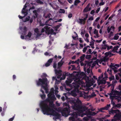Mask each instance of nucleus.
<instances>
[{
    "label": "nucleus",
    "mask_w": 121,
    "mask_h": 121,
    "mask_svg": "<svg viewBox=\"0 0 121 121\" xmlns=\"http://www.w3.org/2000/svg\"><path fill=\"white\" fill-rule=\"evenodd\" d=\"M41 108L44 114L48 115H52L55 117L53 118V119L56 120V119L59 118L61 115L58 112L54 111L52 108H51L48 106L47 103L45 101H43L41 102L40 104Z\"/></svg>",
    "instance_id": "1"
},
{
    "label": "nucleus",
    "mask_w": 121,
    "mask_h": 121,
    "mask_svg": "<svg viewBox=\"0 0 121 121\" xmlns=\"http://www.w3.org/2000/svg\"><path fill=\"white\" fill-rule=\"evenodd\" d=\"M70 103L73 105L72 106V108L75 110L78 111L77 112L80 114V115L79 116L83 117L84 115H86L85 114L89 109H88V107L85 106H83L79 104L78 103H81V101L78 99L77 98L76 99H75V98H73V100H70ZM87 115V116L88 115Z\"/></svg>",
    "instance_id": "2"
},
{
    "label": "nucleus",
    "mask_w": 121,
    "mask_h": 121,
    "mask_svg": "<svg viewBox=\"0 0 121 121\" xmlns=\"http://www.w3.org/2000/svg\"><path fill=\"white\" fill-rule=\"evenodd\" d=\"M63 106L66 107L61 110V112L62 115L65 117H67L69 115L71 116V117H70L69 118V120L73 121L75 118L77 117L78 116L80 115V114L77 112H73L72 113H70V108L68 103H64L63 104Z\"/></svg>",
    "instance_id": "3"
},
{
    "label": "nucleus",
    "mask_w": 121,
    "mask_h": 121,
    "mask_svg": "<svg viewBox=\"0 0 121 121\" xmlns=\"http://www.w3.org/2000/svg\"><path fill=\"white\" fill-rule=\"evenodd\" d=\"M75 83H73L72 84L69 85V86L72 89H73V90L71 91V94L73 96L75 97L77 95V93L79 94V96L82 97L83 96L85 92H83L80 91L79 90V88L80 85L81 84H83V82L80 79H76L74 80Z\"/></svg>",
    "instance_id": "4"
},
{
    "label": "nucleus",
    "mask_w": 121,
    "mask_h": 121,
    "mask_svg": "<svg viewBox=\"0 0 121 121\" xmlns=\"http://www.w3.org/2000/svg\"><path fill=\"white\" fill-rule=\"evenodd\" d=\"M55 91V95L57 94L58 91L57 90H54V88H51L50 92L48 94V99H46V101L49 103V105L52 107H54V105L53 104V100H56V98L54 95V91Z\"/></svg>",
    "instance_id": "5"
},
{
    "label": "nucleus",
    "mask_w": 121,
    "mask_h": 121,
    "mask_svg": "<svg viewBox=\"0 0 121 121\" xmlns=\"http://www.w3.org/2000/svg\"><path fill=\"white\" fill-rule=\"evenodd\" d=\"M47 79L45 78L42 79L39 78L38 81H36L37 85L38 86L41 85V88L45 90V93L47 94L48 92V90L47 87Z\"/></svg>",
    "instance_id": "6"
},
{
    "label": "nucleus",
    "mask_w": 121,
    "mask_h": 121,
    "mask_svg": "<svg viewBox=\"0 0 121 121\" xmlns=\"http://www.w3.org/2000/svg\"><path fill=\"white\" fill-rule=\"evenodd\" d=\"M110 107V104H107V105L104 107L100 109H98L99 111L96 112H92L90 110L92 111H93L95 110V109H89L86 112V113L85 115H89L93 116L94 115L97 114L99 112H104L102 111L103 110H107Z\"/></svg>",
    "instance_id": "7"
},
{
    "label": "nucleus",
    "mask_w": 121,
    "mask_h": 121,
    "mask_svg": "<svg viewBox=\"0 0 121 121\" xmlns=\"http://www.w3.org/2000/svg\"><path fill=\"white\" fill-rule=\"evenodd\" d=\"M119 91L117 90L114 91L112 89L111 92L108 94L110 95V99H117L120 98V97L118 95Z\"/></svg>",
    "instance_id": "8"
},
{
    "label": "nucleus",
    "mask_w": 121,
    "mask_h": 121,
    "mask_svg": "<svg viewBox=\"0 0 121 121\" xmlns=\"http://www.w3.org/2000/svg\"><path fill=\"white\" fill-rule=\"evenodd\" d=\"M45 31L46 33L48 34L51 35L55 34L56 33L54 32V30L53 29H51L48 26H46L44 27L42 29L41 31V33Z\"/></svg>",
    "instance_id": "9"
},
{
    "label": "nucleus",
    "mask_w": 121,
    "mask_h": 121,
    "mask_svg": "<svg viewBox=\"0 0 121 121\" xmlns=\"http://www.w3.org/2000/svg\"><path fill=\"white\" fill-rule=\"evenodd\" d=\"M120 66L119 64H115L111 63L109 67L113 69L115 73H117L118 71L120 72L119 73H118V74L120 76H121V68H120L118 69H116L118 67Z\"/></svg>",
    "instance_id": "10"
},
{
    "label": "nucleus",
    "mask_w": 121,
    "mask_h": 121,
    "mask_svg": "<svg viewBox=\"0 0 121 121\" xmlns=\"http://www.w3.org/2000/svg\"><path fill=\"white\" fill-rule=\"evenodd\" d=\"M91 66V63L89 62H87L85 65L84 69L85 72L86 70L87 69V72L88 74L90 72V68Z\"/></svg>",
    "instance_id": "11"
},
{
    "label": "nucleus",
    "mask_w": 121,
    "mask_h": 121,
    "mask_svg": "<svg viewBox=\"0 0 121 121\" xmlns=\"http://www.w3.org/2000/svg\"><path fill=\"white\" fill-rule=\"evenodd\" d=\"M84 78L86 82V86L88 87H91L92 85V84L91 82V80H89V78L86 76L84 77Z\"/></svg>",
    "instance_id": "12"
},
{
    "label": "nucleus",
    "mask_w": 121,
    "mask_h": 121,
    "mask_svg": "<svg viewBox=\"0 0 121 121\" xmlns=\"http://www.w3.org/2000/svg\"><path fill=\"white\" fill-rule=\"evenodd\" d=\"M57 56L56 55L54 57L52 58H51L49 59L47 63L45 64V65L46 67H48L52 63L53 60L54 58L56 60V59Z\"/></svg>",
    "instance_id": "13"
},
{
    "label": "nucleus",
    "mask_w": 121,
    "mask_h": 121,
    "mask_svg": "<svg viewBox=\"0 0 121 121\" xmlns=\"http://www.w3.org/2000/svg\"><path fill=\"white\" fill-rule=\"evenodd\" d=\"M79 79L76 78H68L67 80H66L65 81L66 84L67 85H69H69H70L69 84L72 82V81H73V80L74 81V82H73V83H75V82L74 81V80L75 79Z\"/></svg>",
    "instance_id": "14"
},
{
    "label": "nucleus",
    "mask_w": 121,
    "mask_h": 121,
    "mask_svg": "<svg viewBox=\"0 0 121 121\" xmlns=\"http://www.w3.org/2000/svg\"><path fill=\"white\" fill-rule=\"evenodd\" d=\"M113 109H114V108H112L111 109V110L109 111V113L110 114H114V113H117L118 112H120V111L118 110H113Z\"/></svg>",
    "instance_id": "15"
},
{
    "label": "nucleus",
    "mask_w": 121,
    "mask_h": 121,
    "mask_svg": "<svg viewBox=\"0 0 121 121\" xmlns=\"http://www.w3.org/2000/svg\"><path fill=\"white\" fill-rule=\"evenodd\" d=\"M55 72L56 74L58 76H57V78H60V77L62 75L61 71V70H57L55 69Z\"/></svg>",
    "instance_id": "16"
},
{
    "label": "nucleus",
    "mask_w": 121,
    "mask_h": 121,
    "mask_svg": "<svg viewBox=\"0 0 121 121\" xmlns=\"http://www.w3.org/2000/svg\"><path fill=\"white\" fill-rule=\"evenodd\" d=\"M34 32L36 34L37 37H39L42 34L39 30L37 28H35L34 30Z\"/></svg>",
    "instance_id": "17"
},
{
    "label": "nucleus",
    "mask_w": 121,
    "mask_h": 121,
    "mask_svg": "<svg viewBox=\"0 0 121 121\" xmlns=\"http://www.w3.org/2000/svg\"><path fill=\"white\" fill-rule=\"evenodd\" d=\"M91 10V8L89 7V4H88L87 6L83 10V12H86L90 11Z\"/></svg>",
    "instance_id": "18"
},
{
    "label": "nucleus",
    "mask_w": 121,
    "mask_h": 121,
    "mask_svg": "<svg viewBox=\"0 0 121 121\" xmlns=\"http://www.w3.org/2000/svg\"><path fill=\"white\" fill-rule=\"evenodd\" d=\"M31 35V33L30 32H29L28 33L27 35L25 36V39H26L29 40Z\"/></svg>",
    "instance_id": "19"
},
{
    "label": "nucleus",
    "mask_w": 121,
    "mask_h": 121,
    "mask_svg": "<svg viewBox=\"0 0 121 121\" xmlns=\"http://www.w3.org/2000/svg\"><path fill=\"white\" fill-rule=\"evenodd\" d=\"M118 44H119L118 45H116L114 47V48H113L112 51L113 52H115L117 50L118 48L120 47V46L121 44H119V43H118Z\"/></svg>",
    "instance_id": "20"
},
{
    "label": "nucleus",
    "mask_w": 121,
    "mask_h": 121,
    "mask_svg": "<svg viewBox=\"0 0 121 121\" xmlns=\"http://www.w3.org/2000/svg\"><path fill=\"white\" fill-rule=\"evenodd\" d=\"M77 22L78 23L80 24H85V22H83V19L79 18L78 20H77Z\"/></svg>",
    "instance_id": "21"
},
{
    "label": "nucleus",
    "mask_w": 121,
    "mask_h": 121,
    "mask_svg": "<svg viewBox=\"0 0 121 121\" xmlns=\"http://www.w3.org/2000/svg\"><path fill=\"white\" fill-rule=\"evenodd\" d=\"M33 13L34 14L33 15L34 18H36L38 17V14L36 10H34L33 12Z\"/></svg>",
    "instance_id": "22"
},
{
    "label": "nucleus",
    "mask_w": 121,
    "mask_h": 121,
    "mask_svg": "<svg viewBox=\"0 0 121 121\" xmlns=\"http://www.w3.org/2000/svg\"><path fill=\"white\" fill-rule=\"evenodd\" d=\"M85 56V54H83V55L81 56L80 57V62H82V61L84 60V59Z\"/></svg>",
    "instance_id": "23"
},
{
    "label": "nucleus",
    "mask_w": 121,
    "mask_h": 121,
    "mask_svg": "<svg viewBox=\"0 0 121 121\" xmlns=\"http://www.w3.org/2000/svg\"><path fill=\"white\" fill-rule=\"evenodd\" d=\"M99 81H98V84L99 85L101 84H104L106 83L105 81L104 80H99Z\"/></svg>",
    "instance_id": "24"
},
{
    "label": "nucleus",
    "mask_w": 121,
    "mask_h": 121,
    "mask_svg": "<svg viewBox=\"0 0 121 121\" xmlns=\"http://www.w3.org/2000/svg\"><path fill=\"white\" fill-rule=\"evenodd\" d=\"M118 34H119L118 33L115 34L112 39L115 40H117L119 37L118 36Z\"/></svg>",
    "instance_id": "25"
},
{
    "label": "nucleus",
    "mask_w": 121,
    "mask_h": 121,
    "mask_svg": "<svg viewBox=\"0 0 121 121\" xmlns=\"http://www.w3.org/2000/svg\"><path fill=\"white\" fill-rule=\"evenodd\" d=\"M94 34L96 35L97 36V38L99 37L98 33V31L96 29H95V30L94 32Z\"/></svg>",
    "instance_id": "26"
},
{
    "label": "nucleus",
    "mask_w": 121,
    "mask_h": 121,
    "mask_svg": "<svg viewBox=\"0 0 121 121\" xmlns=\"http://www.w3.org/2000/svg\"><path fill=\"white\" fill-rule=\"evenodd\" d=\"M121 107V104H116L114 106V109L116 108H120Z\"/></svg>",
    "instance_id": "27"
},
{
    "label": "nucleus",
    "mask_w": 121,
    "mask_h": 121,
    "mask_svg": "<svg viewBox=\"0 0 121 121\" xmlns=\"http://www.w3.org/2000/svg\"><path fill=\"white\" fill-rule=\"evenodd\" d=\"M27 31V28L25 26H24L23 29V33L24 34H25L26 33V32Z\"/></svg>",
    "instance_id": "28"
},
{
    "label": "nucleus",
    "mask_w": 121,
    "mask_h": 121,
    "mask_svg": "<svg viewBox=\"0 0 121 121\" xmlns=\"http://www.w3.org/2000/svg\"><path fill=\"white\" fill-rule=\"evenodd\" d=\"M62 60L61 61L59 62L58 63V68H60L61 67L63 63H62Z\"/></svg>",
    "instance_id": "29"
},
{
    "label": "nucleus",
    "mask_w": 121,
    "mask_h": 121,
    "mask_svg": "<svg viewBox=\"0 0 121 121\" xmlns=\"http://www.w3.org/2000/svg\"><path fill=\"white\" fill-rule=\"evenodd\" d=\"M80 2V1L79 0H76L74 1V4L75 5L77 6Z\"/></svg>",
    "instance_id": "30"
},
{
    "label": "nucleus",
    "mask_w": 121,
    "mask_h": 121,
    "mask_svg": "<svg viewBox=\"0 0 121 121\" xmlns=\"http://www.w3.org/2000/svg\"><path fill=\"white\" fill-rule=\"evenodd\" d=\"M65 9H60L59 11L60 13H65Z\"/></svg>",
    "instance_id": "31"
},
{
    "label": "nucleus",
    "mask_w": 121,
    "mask_h": 121,
    "mask_svg": "<svg viewBox=\"0 0 121 121\" xmlns=\"http://www.w3.org/2000/svg\"><path fill=\"white\" fill-rule=\"evenodd\" d=\"M111 99V104H112L113 106V107H112L113 108H114V106L116 104L113 101V100L114 99Z\"/></svg>",
    "instance_id": "32"
},
{
    "label": "nucleus",
    "mask_w": 121,
    "mask_h": 121,
    "mask_svg": "<svg viewBox=\"0 0 121 121\" xmlns=\"http://www.w3.org/2000/svg\"><path fill=\"white\" fill-rule=\"evenodd\" d=\"M52 20L53 19L52 18H49V19H48L45 22V24L46 25H50L48 24L49 23L48 22L50 20Z\"/></svg>",
    "instance_id": "33"
},
{
    "label": "nucleus",
    "mask_w": 121,
    "mask_h": 121,
    "mask_svg": "<svg viewBox=\"0 0 121 121\" xmlns=\"http://www.w3.org/2000/svg\"><path fill=\"white\" fill-rule=\"evenodd\" d=\"M61 25V24H60L59 25H57L55 27V30H57V29L59 28L60 26Z\"/></svg>",
    "instance_id": "34"
},
{
    "label": "nucleus",
    "mask_w": 121,
    "mask_h": 121,
    "mask_svg": "<svg viewBox=\"0 0 121 121\" xmlns=\"http://www.w3.org/2000/svg\"><path fill=\"white\" fill-rule=\"evenodd\" d=\"M40 96L42 99H44L46 97V95L44 94H43V95H40Z\"/></svg>",
    "instance_id": "35"
},
{
    "label": "nucleus",
    "mask_w": 121,
    "mask_h": 121,
    "mask_svg": "<svg viewBox=\"0 0 121 121\" xmlns=\"http://www.w3.org/2000/svg\"><path fill=\"white\" fill-rule=\"evenodd\" d=\"M85 57L87 59H90L91 57V55H87Z\"/></svg>",
    "instance_id": "36"
},
{
    "label": "nucleus",
    "mask_w": 121,
    "mask_h": 121,
    "mask_svg": "<svg viewBox=\"0 0 121 121\" xmlns=\"http://www.w3.org/2000/svg\"><path fill=\"white\" fill-rule=\"evenodd\" d=\"M108 45H104L102 47V48L103 49H105L107 48Z\"/></svg>",
    "instance_id": "37"
},
{
    "label": "nucleus",
    "mask_w": 121,
    "mask_h": 121,
    "mask_svg": "<svg viewBox=\"0 0 121 121\" xmlns=\"http://www.w3.org/2000/svg\"><path fill=\"white\" fill-rule=\"evenodd\" d=\"M36 1L37 3L38 4H43V2L40 0H36Z\"/></svg>",
    "instance_id": "38"
},
{
    "label": "nucleus",
    "mask_w": 121,
    "mask_h": 121,
    "mask_svg": "<svg viewBox=\"0 0 121 121\" xmlns=\"http://www.w3.org/2000/svg\"><path fill=\"white\" fill-rule=\"evenodd\" d=\"M74 34H75V36H72V37L73 39L74 40H75L76 39L77 37V36H78V35L75 32H74Z\"/></svg>",
    "instance_id": "39"
},
{
    "label": "nucleus",
    "mask_w": 121,
    "mask_h": 121,
    "mask_svg": "<svg viewBox=\"0 0 121 121\" xmlns=\"http://www.w3.org/2000/svg\"><path fill=\"white\" fill-rule=\"evenodd\" d=\"M30 18V17L29 16H28L27 17H26L25 19V20L24 21H23V22H26V21H28L29 20Z\"/></svg>",
    "instance_id": "40"
},
{
    "label": "nucleus",
    "mask_w": 121,
    "mask_h": 121,
    "mask_svg": "<svg viewBox=\"0 0 121 121\" xmlns=\"http://www.w3.org/2000/svg\"><path fill=\"white\" fill-rule=\"evenodd\" d=\"M107 72L109 74L111 75L112 73V70L111 69L109 70V68H108L107 70Z\"/></svg>",
    "instance_id": "41"
},
{
    "label": "nucleus",
    "mask_w": 121,
    "mask_h": 121,
    "mask_svg": "<svg viewBox=\"0 0 121 121\" xmlns=\"http://www.w3.org/2000/svg\"><path fill=\"white\" fill-rule=\"evenodd\" d=\"M24 11H25L24 10H22V13H23V14H24L25 16H26L27 14L28 13L27 12H24Z\"/></svg>",
    "instance_id": "42"
},
{
    "label": "nucleus",
    "mask_w": 121,
    "mask_h": 121,
    "mask_svg": "<svg viewBox=\"0 0 121 121\" xmlns=\"http://www.w3.org/2000/svg\"><path fill=\"white\" fill-rule=\"evenodd\" d=\"M48 75L45 73H43L41 76L42 78L47 77Z\"/></svg>",
    "instance_id": "43"
},
{
    "label": "nucleus",
    "mask_w": 121,
    "mask_h": 121,
    "mask_svg": "<svg viewBox=\"0 0 121 121\" xmlns=\"http://www.w3.org/2000/svg\"><path fill=\"white\" fill-rule=\"evenodd\" d=\"M103 76H104V75H103V74L102 73V74L101 75V76H99V77H98V80H100V79H103Z\"/></svg>",
    "instance_id": "44"
},
{
    "label": "nucleus",
    "mask_w": 121,
    "mask_h": 121,
    "mask_svg": "<svg viewBox=\"0 0 121 121\" xmlns=\"http://www.w3.org/2000/svg\"><path fill=\"white\" fill-rule=\"evenodd\" d=\"M57 64L56 62H54L53 64V67L54 69H56V68Z\"/></svg>",
    "instance_id": "45"
},
{
    "label": "nucleus",
    "mask_w": 121,
    "mask_h": 121,
    "mask_svg": "<svg viewBox=\"0 0 121 121\" xmlns=\"http://www.w3.org/2000/svg\"><path fill=\"white\" fill-rule=\"evenodd\" d=\"M86 32L85 30H82L81 32V35H84L85 33Z\"/></svg>",
    "instance_id": "46"
},
{
    "label": "nucleus",
    "mask_w": 121,
    "mask_h": 121,
    "mask_svg": "<svg viewBox=\"0 0 121 121\" xmlns=\"http://www.w3.org/2000/svg\"><path fill=\"white\" fill-rule=\"evenodd\" d=\"M51 15V14L50 13L48 14L46 16H45L44 17L45 18H49L50 17V15Z\"/></svg>",
    "instance_id": "47"
},
{
    "label": "nucleus",
    "mask_w": 121,
    "mask_h": 121,
    "mask_svg": "<svg viewBox=\"0 0 121 121\" xmlns=\"http://www.w3.org/2000/svg\"><path fill=\"white\" fill-rule=\"evenodd\" d=\"M109 79L110 81H112L114 79V76H112L111 77H109Z\"/></svg>",
    "instance_id": "48"
},
{
    "label": "nucleus",
    "mask_w": 121,
    "mask_h": 121,
    "mask_svg": "<svg viewBox=\"0 0 121 121\" xmlns=\"http://www.w3.org/2000/svg\"><path fill=\"white\" fill-rule=\"evenodd\" d=\"M92 52L91 49H89L88 50V51H87L86 52V53L87 54H91Z\"/></svg>",
    "instance_id": "49"
},
{
    "label": "nucleus",
    "mask_w": 121,
    "mask_h": 121,
    "mask_svg": "<svg viewBox=\"0 0 121 121\" xmlns=\"http://www.w3.org/2000/svg\"><path fill=\"white\" fill-rule=\"evenodd\" d=\"M110 28L111 29V30L114 31L115 29V27L113 26H112L110 27Z\"/></svg>",
    "instance_id": "50"
},
{
    "label": "nucleus",
    "mask_w": 121,
    "mask_h": 121,
    "mask_svg": "<svg viewBox=\"0 0 121 121\" xmlns=\"http://www.w3.org/2000/svg\"><path fill=\"white\" fill-rule=\"evenodd\" d=\"M60 82V81L58 80H57V79H56V81L55 82V84H58Z\"/></svg>",
    "instance_id": "51"
},
{
    "label": "nucleus",
    "mask_w": 121,
    "mask_h": 121,
    "mask_svg": "<svg viewBox=\"0 0 121 121\" xmlns=\"http://www.w3.org/2000/svg\"><path fill=\"white\" fill-rule=\"evenodd\" d=\"M109 27V26H108L107 27V30L108 33H109L111 30V29Z\"/></svg>",
    "instance_id": "52"
},
{
    "label": "nucleus",
    "mask_w": 121,
    "mask_h": 121,
    "mask_svg": "<svg viewBox=\"0 0 121 121\" xmlns=\"http://www.w3.org/2000/svg\"><path fill=\"white\" fill-rule=\"evenodd\" d=\"M111 53L109 52H107L105 53V55L107 56H108L111 55Z\"/></svg>",
    "instance_id": "53"
},
{
    "label": "nucleus",
    "mask_w": 121,
    "mask_h": 121,
    "mask_svg": "<svg viewBox=\"0 0 121 121\" xmlns=\"http://www.w3.org/2000/svg\"><path fill=\"white\" fill-rule=\"evenodd\" d=\"M112 48V46H109L108 45L107 47V50H109L111 49Z\"/></svg>",
    "instance_id": "54"
},
{
    "label": "nucleus",
    "mask_w": 121,
    "mask_h": 121,
    "mask_svg": "<svg viewBox=\"0 0 121 121\" xmlns=\"http://www.w3.org/2000/svg\"><path fill=\"white\" fill-rule=\"evenodd\" d=\"M90 43L89 45L90 46H93L94 44V43L93 41L90 42Z\"/></svg>",
    "instance_id": "55"
},
{
    "label": "nucleus",
    "mask_w": 121,
    "mask_h": 121,
    "mask_svg": "<svg viewBox=\"0 0 121 121\" xmlns=\"http://www.w3.org/2000/svg\"><path fill=\"white\" fill-rule=\"evenodd\" d=\"M105 4V2H101L99 3V5L100 6H101L104 5Z\"/></svg>",
    "instance_id": "56"
},
{
    "label": "nucleus",
    "mask_w": 121,
    "mask_h": 121,
    "mask_svg": "<svg viewBox=\"0 0 121 121\" xmlns=\"http://www.w3.org/2000/svg\"><path fill=\"white\" fill-rule=\"evenodd\" d=\"M113 35V32L112 31H111L110 32V34L109 35V37H110L112 36Z\"/></svg>",
    "instance_id": "57"
},
{
    "label": "nucleus",
    "mask_w": 121,
    "mask_h": 121,
    "mask_svg": "<svg viewBox=\"0 0 121 121\" xmlns=\"http://www.w3.org/2000/svg\"><path fill=\"white\" fill-rule=\"evenodd\" d=\"M87 49V47H84L83 48V50H82L83 52L85 53V52H86Z\"/></svg>",
    "instance_id": "58"
},
{
    "label": "nucleus",
    "mask_w": 121,
    "mask_h": 121,
    "mask_svg": "<svg viewBox=\"0 0 121 121\" xmlns=\"http://www.w3.org/2000/svg\"><path fill=\"white\" fill-rule=\"evenodd\" d=\"M72 68L71 69L72 70H75L76 69V68L74 65H72Z\"/></svg>",
    "instance_id": "59"
},
{
    "label": "nucleus",
    "mask_w": 121,
    "mask_h": 121,
    "mask_svg": "<svg viewBox=\"0 0 121 121\" xmlns=\"http://www.w3.org/2000/svg\"><path fill=\"white\" fill-rule=\"evenodd\" d=\"M44 55L46 56H51V55H50L48 52H47L44 53Z\"/></svg>",
    "instance_id": "60"
},
{
    "label": "nucleus",
    "mask_w": 121,
    "mask_h": 121,
    "mask_svg": "<svg viewBox=\"0 0 121 121\" xmlns=\"http://www.w3.org/2000/svg\"><path fill=\"white\" fill-rule=\"evenodd\" d=\"M93 20V17H90L88 19L87 22H88L89 20H91L92 21Z\"/></svg>",
    "instance_id": "61"
},
{
    "label": "nucleus",
    "mask_w": 121,
    "mask_h": 121,
    "mask_svg": "<svg viewBox=\"0 0 121 121\" xmlns=\"http://www.w3.org/2000/svg\"><path fill=\"white\" fill-rule=\"evenodd\" d=\"M71 63H72L73 64H74V61H72V60H70V62H69L68 63V65H70Z\"/></svg>",
    "instance_id": "62"
},
{
    "label": "nucleus",
    "mask_w": 121,
    "mask_h": 121,
    "mask_svg": "<svg viewBox=\"0 0 121 121\" xmlns=\"http://www.w3.org/2000/svg\"><path fill=\"white\" fill-rule=\"evenodd\" d=\"M72 16V13H69L68 15V17L69 18H71Z\"/></svg>",
    "instance_id": "63"
},
{
    "label": "nucleus",
    "mask_w": 121,
    "mask_h": 121,
    "mask_svg": "<svg viewBox=\"0 0 121 121\" xmlns=\"http://www.w3.org/2000/svg\"><path fill=\"white\" fill-rule=\"evenodd\" d=\"M14 116L13 117L10 118L9 119V121H12L13 120V119H14Z\"/></svg>",
    "instance_id": "64"
}]
</instances>
